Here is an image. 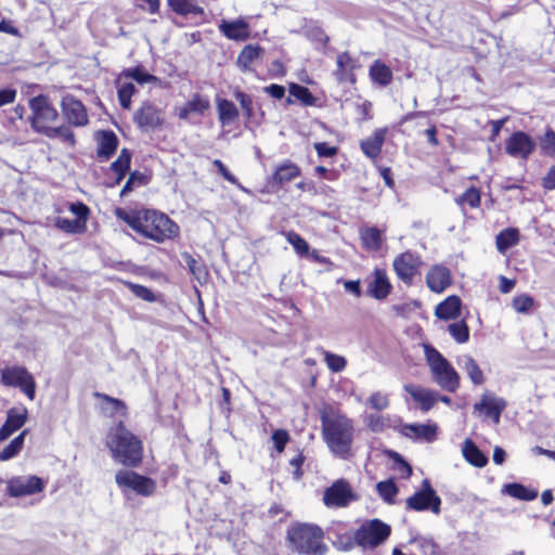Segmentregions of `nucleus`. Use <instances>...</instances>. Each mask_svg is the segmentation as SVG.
I'll use <instances>...</instances> for the list:
<instances>
[{"mask_svg":"<svg viewBox=\"0 0 555 555\" xmlns=\"http://www.w3.org/2000/svg\"><path fill=\"white\" fill-rule=\"evenodd\" d=\"M114 214L137 234L158 244L172 241L180 235L178 223L157 209L142 207L126 210L117 207Z\"/></svg>","mask_w":555,"mask_h":555,"instance_id":"1","label":"nucleus"},{"mask_svg":"<svg viewBox=\"0 0 555 555\" xmlns=\"http://www.w3.org/2000/svg\"><path fill=\"white\" fill-rule=\"evenodd\" d=\"M320 420L323 440L331 452L341 459L349 457L354 438L353 421L331 404L321 409Z\"/></svg>","mask_w":555,"mask_h":555,"instance_id":"2","label":"nucleus"},{"mask_svg":"<svg viewBox=\"0 0 555 555\" xmlns=\"http://www.w3.org/2000/svg\"><path fill=\"white\" fill-rule=\"evenodd\" d=\"M105 444L117 463L130 468L142 463L143 442L127 428L122 420L108 429Z\"/></svg>","mask_w":555,"mask_h":555,"instance_id":"3","label":"nucleus"},{"mask_svg":"<svg viewBox=\"0 0 555 555\" xmlns=\"http://www.w3.org/2000/svg\"><path fill=\"white\" fill-rule=\"evenodd\" d=\"M324 530L309 522H296L286 531V540L294 552L301 555H326L328 546Z\"/></svg>","mask_w":555,"mask_h":555,"instance_id":"4","label":"nucleus"},{"mask_svg":"<svg viewBox=\"0 0 555 555\" xmlns=\"http://www.w3.org/2000/svg\"><path fill=\"white\" fill-rule=\"evenodd\" d=\"M425 358L437 385L448 392H455L460 388L461 378L448 359L431 346L425 348Z\"/></svg>","mask_w":555,"mask_h":555,"instance_id":"5","label":"nucleus"},{"mask_svg":"<svg viewBox=\"0 0 555 555\" xmlns=\"http://www.w3.org/2000/svg\"><path fill=\"white\" fill-rule=\"evenodd\" d=\"M391 533L390 526L379 519H373L367 525H362L353 537H345V550H351L354 544L375 547L388 539Z\"/></svg>","mask_w":555,"mask_h":555,"instance_id":"6","label":"nucleus"},{"mask_svg":"<svg viewBox=\"0 0 555 555\" xmlns=\"http://www.w3.org/2000/svg\"><path fill=\"white\" fill-rule=\"evenodd\" d=\"M30 126L37 133L43 132L59 119V112L47 94H38L29 100Z\"/></svg>","mask_w":555,"mask_h":555,"instance_id":"7","label":"nucleus"},{"mask_svg":"<svg viewBox=\"0 0 555 555\" xmlns=\"http://www.w3.org/2000/svg\"><path fill=\"white\" fill-rule=\"evenodd\" d=\"M424 262L422 256L413 250H404L392 260V269L397 279L406 287H411L421 276Z\"/></svg>","mask_w":555,"mask_h":555,"instance_id":"8","label":"nucleus"},{"mask_svg":"<svg viewBox=\"0 0 555 555\" xmlns=\"http://www.w3.org/2000/svg\"><path fill=\"white\" fill-rule=\"evenodd\" d=\"M0 375V382L3 386L18 388L29 400L35 399L36 380L25 366H5L1 370Z\"/></svg>","mask_w":555,"mask_h":555,"instance_id":"9","label":"nucleus"},{"mask_svg":"<svg viewBox=\"0 0 555 555\" xmlns=\"http://www.w3.org/2000/svg\"><path fill=\"white\" fill-rule=\"evenodd\" d=\"M359 500L349 480L339 478L323 491L322 502L327 508H345Z\"/></svg>","mask_w":555,"mask_h":555,"instance_id":"10","label":"nucleus"},{"mask_svg":"<svg viewBox=\"0 0 555 555\" xmlns=\"http://www.w3.org/2000/svg\"><path fill=\"white\" fill-rule=\"evenodd\" d=\"M115 482L121 491L132 490L141 496H151L157 489L154 479L134 470H118L115 475Z\"/></svg>","mask_w":555,"mask_h":555,"instance_id":"11","label":"nucleus"},{"mask_svg":"<svg viewBox=\"0 0 555 555\" xmlns=\"http://www.w3.org/2000/svg\"><path fill=\"white\" fill-rule=\"evenodd\" d=\"M405 508L415 512L430 511L436 515L440 513L441 499L429 479H424L421 489L405 500Z\"/></svg>","mask_w":555,"mask_h":555,"instance_id":"12","label":"nucleus"},{"mask_svg":"<svg viewBox=\"0 0 555 555\" xmlns=\"http://www.w3.org/2000/svg\"><path fill=\"white\" fill-rule=\"evenodd\" d=\"M68 210L76 216V219L57 217L54 227L67 234H82L87 231V222L91 210L83 202L69 203Z\"/></svg>","mask_w":555,"mask_h":555,"instance_id":"13","label":"nucleus"},{"mask_svg":"<svg viewBox=\"0 0 555 555\" xmlns=\"http://www.w3.org/2000/svg\"><path fill=\"white\" fill-rule=\"evenodd\" d=\"M44 488L46 482L38 476H14L7 480L5 494L10 498H22L40 493Z\"/></svg>","mask_w":555,"mask_h":555,"instance_id":"14","label":"nucleus"},{"mask_svg":"<svg viewBox=\"0 0 555 555\" xmlns=\"http://www.w3.org/2000/svg\"><path fill=\"white\" fill-rule=\"evenodd\" d=\"M62 115L70 127H85L89 124L86 105L76 96L66 94L61 100Z\"/></svg>","mask_w":555,"mask_h":555,"instance_id":"15","label":"nucleus"},{"mask_svg":"<svg viewBox=\"0 0 555 555\" xmlns=\"http://www.w3.org/2000/svg\"><path fill=\"white\" fill-rule=\"evenodd\" d=\"M301 176V168L291 159L279 164L272 175L267 179L266 189L268 193L278 192L284 184L292 182Z\"/></svg>","mask_w":555,"mask_h":555,"instance_id":"16","label":"nucleus"},{"mask_svg":"<svg viewBox=\"0 0 555 555\" xmlns=\"http://www.w3.org/2000/svg\"><path fill=\"white\" fill-rule=\"evenodd\" d=\"M537 143L534 139L525 131H514L505 141V153L515 158L527 160L534 152Z\"/></svg>","mask_w":555,"mask_h":555,"instance_id":"17","label":"nucleus"},{"mask_svg":"<svg viewBox=\"0 0 555 555\" xmlns=\"http://www.w3.org/2000/svg\"><path fill=\"white\" fill-rule=\"evenodd\" d=\"M506 406L507 402L505 399L491 393H483L479 402L474 404V412L481 415L485 420H491L496 425L500 423L501 414Z\"/></svg>","mask_w":555,"mask_h":555,"instance_id":"18","label":"nucleus"},{"mask_svg":"<svg viewBox=\"0 0 555 555\" xmlns=\"http://www.w3.org/2000/svg\"><path fill=\"white\" fill-rule=\"evenodd\" d=\"M133 120L140 129L149 130L162 127L164 125V116L151 101H143L133 116Z\"/></svg>","mask_w":555,"mask_h":555,"instance_id":"19","label":"nucleus"},{"mask_svg":"<svg viewBox=\"0 0 555 555\" xmlns=\"http://www.w3.org/2000/svg\"><path fill=\"white\" fill-rule=\"evenodd\" d=\"M96 143L95 158L100 163L108 162L117 152L119 139L111 129L98 130L94 133Z\"/></svg>","mask_w":555,"mask_h":555,"instance_id":"20","label":"nucleus"},{"mask_svg":"<svg viewBox=\"0 0 555 555\" xmlns=\"http://www.w3.org/2000/svg\"><path fill=\"white\" fill-rule=\"evenodd\" d=\"M360 67L359 60L350 52H340L336 57V69L334 76L340 83H357L356 70Z\"/></svg>","mask_w":555,"mask_h":555,"instance_id":"21","label":"nucleus"},{"mask_svg":"<svg viewBox=\"0 0 555 555\" xmlns=\"http://www.w3.org/2000/svg\"><path fill=\"white\" fill-rule=\"evenodd\" d=\"M425 282L433 293L441 294L453 284V276L448 267L437 263L427 271Z\"/></svg>","mask_w":555,"mask_h":555,"instance_id":"22","label":"nucleus"},{"mask_svg":"<svg viewBox=\"0 0 555 555\" xmlns=\"http://www.w3.org/2000/svg\"><path fill=\"white\" fill-rule=\"evenodd\" d=\"M391 291L392 284L389 281L386 270L375 268L366 286V295L376 300H384L390 295Z\"/></svg>","mask_w":555,"mask_h":555,"instance_id":"23","label":"nucleus"},{"mask_svg":"<svg viewBox=\"0 0 555 555\" xmlns=\"http://www.w3.org/2000/svg\"><path fill=\"white\" fill-rule=\"evenodd\" d=\"M387 133V127L376 128L372 135L360 141V149L362 153L372 160L378 158L382 153Z\"/></svg>","mask_w":555,"mask_h":555,"instance_id":"24","label":"nucleus"},{"mask_svg":"<svg viewBox=\"0 0 555 555\" xmlns=\"http://www.w3.org/2000/svg\"><path fill=\"white\" fill-rule=\"evenodd\" d=\"M93 397L102 401L100 411L103 415L111 418L116 416L126 418L128 416V406L125 401L100 391H94Z\"/></svg>","mask_w":555,"mask_h":555,"instance_id":"25","label":"nucleus"},{"mask_svg":"<svg viewBox=\"0 0 555 555\" xmlns=\"http://www.w3.org/2000/svg\"><path fill=\"white\" fill-rule=\"evenodd\" d=\"M131 159L132 152L127 147L121 149L117 158L108 167V171L113 175V180L107 186L114 188L125 179L130 170Z\"/></svg>","mask_w":555,"mask_h":555,"instance_id":"26","label":"nucleus"},{"mask_svg":"<svg viewBox=\"0 0 555 555\" xmlns=\"http://www.w3.org/2000/svg\"><path fill=\"white\" fill-rule=\"evenodd\" d=\"M26 421V409L22 411L15 408L10 409L7 413V420L4 424L0 427V442L7 440L15 431L21 429L25 425Z\"/></svg>","mask_w":555,"mask_h":555,"instance_id":"27","label":"nucleus"},{"mask_svg":"<svg viewBox=\"0 0 555 555\" xmlns=\"http://www.w3.org/2000/svg\"><path fill=\"white\" fill-rule=\"evenodd\" d=\"M210 108L209 99L201 93H194L178 111V117L182 120L189 119L190 115H204Z\"/></svg>","mask_w":555,"mask_h":555,"instance_id":"28","label":"nucleus"},{"mask_svg":"<svg viewBox=\"0 0 555 555\" xmlns=\"http://www.w3.org/2000/svg\"><path fill=\"white\" fill-rule=\"evenodd\" d=\"M400 433L408 438L421 439L427 442H433L437 439V425L405 424L400 429Z\"/></svg>","mask_w":555,"mask_h":555,"instance_id":"29","label":"nucleus"},{"mask_svg":"<svg viewBox=\"0 0 555 555\" xmlns=\"http://www.w3.org/2000/svg\"><path fill=\"white\" fill-rule=\"evenodd\" d=\"M462 300L457 295H450L439 302L435 315L444 321L456 320L461 315Z\"/></svg>","mask_w":555,"mask_h":555,"instance_id":"30","label":"nucleus"},{"mask_svg":"<svg viewBox=\"0 0 555 555\" xmlns=\"http://www.w3.org/2000/svg\"><path fill=\"white\" fill-rule=\"evenodd\" d=\"M369 77L373 85L385 88L388 87L393 80V73L390 66L385 62L377 59L369 68Z\"/></svg>","mask_w":555,"mask_h":555,"instance_id":"31","label":"nucleus"},{"mask_svg":"<svg viewBox=\"0 0 555 555\" xmlns=\"http://www.w3.org/2000/svg\"><path fill=\"white\" fill-rule=\"evenodd\" d=\"M219 29L228 39L244 41L249 37V25L243 20L222 21Z\"/></svg>","mask_w":555,"mask_h":555,"instance_id":"32","label":"nucleus"},{"mask_svg":"<svg viewBox=\"0 0 555 555\" xmlns=\"http://www.w3.org/2000/svg\"><path fill=\"white\" fill-rule=\"evenodd\" d=\"M181 257L183 258L184 262L186 263V267L189 269V272L192 274V276L199 283V284H206L209 280V271L207 269V266L202 260L201 257L195 258L193 255H191L188 251H183L181 254Z\"/></svg>","mask_w":555,"mask_h":555,"instance_id":"33","label":"nucleus"},{"mask_svg":"<svg viewBox=\"0 0 555 555\" xmlns=\"http://www.w3.org/2000/svg\"><path fill=\"white\" fill-rule=\"evenodd\" d=\"M481 189L475 185L467 188L462 194L454 198V203L465 212L467 208L478 209L481 206Z\"/></svg>","mask_w":555,"mask_h":555,"instance_id":"34","label":"nucleus"},{"mask_svg":"<svg viewBox=\"0 0 555 555\" xmlns=\"http://www.w3.org/2000/svg\"><path fill=\"white\" fill-rule=\"evenodd\" d=\"M404 389L410 393L413 400L421 404V410L423 412H428L437 402L435 393L428 389L414 385H406L404 386Z\"/></svg>","mask_w":555,"mask_h":555,"instance_id":"35","label":"nucleus"},{"mask_svg":"<svg viewBox=\"0 0 555 555\" xmlns=\"http://www.w3.org/2000/svg\"><path fill=\"white\" fill-rule=\"evenodd\" d=\"M125 77H121V73L115 79V86L117 88V98L120 106L124 109H130L132 103V96L137 92L135 86L130 81H124Z\"/></svg>","mask_w":555,"mask_h":555,"instance_id":"36","label":"nucleus"},{"mask_svg":"<svg viewBox=\"0 0 555 555\" xmlns=\"http://www.w3.org/2000/svg\"><path fill=\"white\" fill-rule=\"evenodd\" d=\"M121 77H125L126 79H133L139 85L160 83V79L157 76L150 74L142 64H138L134 67L122 69Z\"/></svg>","mask_w":555,"mask_h":555,"instance_id":"37","label":"nucleus"},{"mask_svg":"<svg viewBox=\"0 0 555 555\" xmlns=\"http://www.w3.org/2000/svg\"><path fill=\"white\" fill-rule=\"evenodd\" d=\"M362 247L366 250L377 251L383 245L382 231L376 227H369L360 231Z\"/></svg>","mask_w":555,"mask_h":555,"instance_id":"38","label":"nucleus"},{"mask_svg":"<svg viewBox=\"0 0 555 555\" xmlns=\"http://www.w3.org/2000/svg\"><path fill=\"white\" fill-rule=\"evenodd\" d=\"M289 96L286 99L288 105L293 104L294 101L291 96L295 98L296 101L300 102L304 106H314L317 98L312 94L309 88L292 82L288 88Z\"/></svg>","mask_w":555,"mask_h":555,"instance_id":"39","label":"nucleus"},{"mask_svg":"<svg viewBox=\"0 0 555 555\" xmlns=\"http://www.w3.org/2000/svg\"><path fill=\"white\" fill-rule=\"evenodd\" d=\"M463 456L470 465L478 468L485 467L488 464L487 455L470 439L464 442Z\"/></svg>","mask_w":555,"mask_h":555,"instance_id":"40","label":"nucleus"},{"mask_svg":"<svg viewBox=\"0 0 555 555\" xmlns=\"http://www.w3.org/2000/svg\"><path fill=\"white\" fill-rule=\"evenodd\" d=\"M520 233L517 228H506L495 236V246L500 253L516 246L519 243Z\"/></svg>","mask_w":555,"mask_h":555,"instance_id":"41","label":"nucleus"},{"mask_svg":"<svg viewBox=\"0 0 555 555\" xmlns=\"http://www.w3.org/2000/svg\"><path fill=\"white\" fill-rule=\"evenodd\" d=\"M217 111L219 121L223 126L230 125L231 122L235 121L240 116L238 109L235 106V104L227 99H219L217 101Z\"/></svg>","mask_w":555,"mask_h":555,"instance_id":"42","label":"nucleus"},{"mask_svg":"<svg viewBox=\"0 0 555 555\" xmlns=\"http://www.w3.org/2000/svg\"><path fill=\"white\" fill-rule=\"evenodd\" d=\"M169 8L178 15H201L204 10L197 5L196 0H167Z\"/></svg>","mask_w":555,"mask_h":555,"instance_id":"43","label":"nucleus"},{"mask_svg":"<svg viewBox=\"0 0 555 555\" xmlns=\"http://www.w3.org/2000/svg\"><path fill=\"white\" fill-rule=\"evenodd\" d=\"M151 179H152L151 175H147V173L139 171V170H133L132 172L129 173V177H128L125 185L122 186L119 195L125 196L128 193L132 192L137 188L147 185L150 183Z\"/></svg>","mask_w":555,"mask_h":555,"instance_id":"44","label":"nucleus"},{"mask_svg":"<svg viewBox=\"0 0 555 555\" xmlns=\"http://www.w3.org/2000/svg\"><path fill=\"white\" fill-rule=\"evenodd\" d=\"M28 434V429H24L17 435L11 442L0 451V461H9L20 454L24 447L25 437Z\"/></svg>","mask_w":555,"mask_h":555,"instance_id":"45","label":"nucleus"},{"mask_svg":"<svg viewBox=\"0 0 555 555\" xmlns=\"http://www.w3.org/2000/svg\"><path fill=\"white\" fill-rule=\"evenodd\" d=\"M43 135H46L49 139H55L60 138L64 142L69 143L72 146L76 145V135L74 131L65 125L61 126H50L44 132Z\"/></svg>","mask_w":555,"mask_h":555,"instance_id":"46","label":"nucleus"},{"mask_svg":"<svg viewBox=\"0 0 555 555\" xmlns=\"http://www.w3.org/2000/svg\"><path fill=\"white\" fill-rule=\"evenodd\" d=\"M505 492L512 498L521 501H532L538 496V492L521 483L512 482L505 486Z\"/></svg>","mask_w":555,"mask_h":555,"instance_id":"47","label":"nucleus"},{"mask_svg":"<svg viewBox=\"0 0 555 555\" xmlns=\"http://www.w3.org/2000/svg\"><path fill=\"white\" fill-rule=\"evenodd\" d=\"M283 236L291 244L295 250V253L299 257H305L309 254L310 246L308 242L294 230L282 232Z\"/></svg>","mask_w":555,"mask_h":555,"instance_id":"48","label":"nucleus"},{"mask_svg":"<svg viewBox=\"0 0 555 555\" xmlns=\"http://www.w3.org/2000/svg\"><path fill=\"white\" fill-rule=\"evenodd\" d=\"M262 53V48L259 46L247 44L245 46L237 56V63L243 68H248L251 63L257 60Z\"/></svg>","mask_w":555,"mask_h":555,"instance_id":"49","label":"nucleus"},{"mask_svg":"<svg viewBox=\"0 0 555 555\" xmlns=\"http://www.w3.org/2000/svg\"><path fill=\"white\" fill-rule=\"evenodd\" d=\"M464 370L475 386H480L485 383L483 372L473 357H466Z\"/></svg>","mask_w":555,"mask_h":555,"instance_id":"50","label":"nucleus"},{"mask_svg":"<svg viewBox=\"0 0 555 555\" xmlns=\"http://www.w3.org/2000/svg\"><path fill=\"white\" fill-rule=\"evenodd\" d=\"M539 146L542 155L555 158V130L546 128L544 134L539 138Z\"/></svg>","mask_w":555,"mask_h":555,"instance_id":"51","label":"nucleus"},{"mask_svg":"<svg viewBox=\"0 0 555 555\" xmlns=\"http://www.w3.org/2000/svg\"><path fill=\"white\" fill-rule=\"evenodd\" d=\"M378 495L388 504L395 503V498L398 494V487L393 479L379 481L376 485Z\"/></svg>","mask_w":555,"mask_h":555,"instance_id":"52","label":"nucleus"},{"mask_svg":"<svg viewBox=\"0 0 555 555\" xmlns=\"http://www.w3.org/2000/svg\"><path fill=\"white\" fill-rule=\"evenodd\" d=\"M121 283L135 297H138V298H140V299H142V300H144L146 302H154V301H156L155 294L149 287H146L144 285H141V284H137V283L130 282V281H122Z\"/></svg>","mask_w":555,"mask_h":555,"instance_id":"53","label":"nucleus"},{"mask_svg":"<svg viewBox=\"0 0 555 555\" xmlns=\"http://www.w3.org/2000/svg\"><path fill=\"white\" fill-rule=\"evenodd\" d=\"M448 331L459 344L467 343L469 339V327L464 320L449 324Z\"/></svg>","mask_w":555,"mask_h":555,"instance_id":"54","label":"nucleus"},{"mask_svg":"<svg viewBox=\"0 0 555 555\" xmlns=\"http://www.w3.org/2000/svg\"><path fill=\"white\" fill-rule=\"evenodd\" d=\"M320 350L322 351V354H323V358H324V361H325L327 367L333 373H339L346 369L347 360L345 357L333 353L327 350H323L322 348H320Z\"/></svg>","mask_w":555,"mask_h":555,"instance_id":"55","label":"nucleus"},{"mask_svg":"<svg viewBox=\"0 0 555 555\" xmlns=\"http://www.w3.org/2000/svg\"><path fill=\"white\" fill-rule=\"evenodd\" d=\"M512 306L518 313H527L534 306V299L532 296L521 294L513 298Z\"/></svg>","mask_w":555,"mask_h":555,"instance_id":"56","label":"nucleus"},{"mask_svg":"<svg viewBox=\"0 0 555 555\" xmlns=\"http://www.w3.org/2000/svg\"><path fill=\"white\" fill-rule=\"evenodd\" d=\"M367 404L371 409L376 411H383L388 409L390 405L389 397L380 391L372 392L367 398Z\"/></svg>","mask_w":555,"mask_h":555,"instance_id":"57","label":"nucleus"},{"mask_svg":"<svg viewBox=\"0 0 555 555\" xmlns=\"http://www.w3.org/2000/svg\"><path fill=\"white\" fill-rule=\"evenodd\" d=\"M306 461V456L302 451H299L293 459L289 460V465L293 467V479L299 481L304 477L302 465Z\"/></svg>","mask_w":555,"mask_h":555,"instance_id":"58","label":"nucleus"},{"mask_svg":"<svg viewBox=\"0 0 555 555\" xmlns=\"http://www.w3.org/2000/svg\"><path fill=\"white\" fill-rule=\"evenodd\" d=\"M367 427L374 433H380L388 426V418L378 414H370L366 417Z\"/></svg>","mask_w":555,"mask_h":555,"instance_id":"59","label":"nucleus"},{"mask_svg":"<svg viewBox=\"0 0 555 555\" xmlns=\"http://www.w3.org/2000/svg\"><path fill=\"white\" fill-rule=\"evenodd\" d=\"M235 99L238 101V103L244 112V115L247 118H250L254 114V103H253L251 96L249 94H246L243 91H236Z\"/></svg>","mask_w":555,"mask_h":555,"instance_id":"60","label":"nucleus"},{"mask_svg":"<svg viewBox=\"0 0 555 555\" xmlns=\"http://www.w3.org/2000/svg\"><path fill=\"white\" fill-rule=\"evenodd\" d=\"M313 149L320 158L334 157L338 154V146L330 145L327 142H315Z\"/></svg>","mask_w":555,"mask_h":555,"instance_id":"61","label":"nucleus"},{"mask_svg":"<svg viewBox=\"0 0 555 555\" xmlns=\"http://www.w3.org/2000/svg\"><path fill=\"white\" fill-rule=\"evenodd\" d=\"M272 440L274 443V448L279 453H282L285 450L287 442L289 441V435L285 429H276L272 434Z\"/></svg>","mask_w":555,"mask_h":555,"instance_id":"62","label":"nucleus"},{"mask_svg":"<svg viewBox=\"0 0 555 555\" xmlns=\"http://www.w3.org/2000/svg\"><path fill=\"white\" fill-rule=\"evenodd\" d=\"M135 7L149 14L155 15L160 11V0H134Z\"/></svg>","mask_w":555,"mask_h":555,"instance_id":"63","label":"nucleus"},{"mask_svg":"<svg viewBox=\"0 0 555 555\" xmlns=\"http://www.w3.org/2000/svg\"><path fill=\"white\" fill-rule=\"evenodd\" d=\"M356 113L359 121H366L373 118L372 115V102L364 100L356 105Z\"/></svg>","mask_w":555,"mask_h":555,"instance_id":"64","label":"nucleus"}]
</instances>
